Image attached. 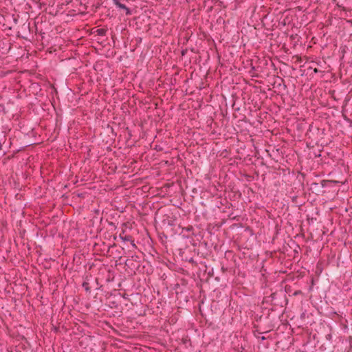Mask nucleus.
<instances>
[{"label":"nucleus","instance_id":"6","mask_svg":"<svg viewBox=\"0 0 352 352\" xmlns=\"http://www.w3.org/2000/svg\"><path fill=\"white\" fill-rule=\"evenodd\" d=\"M82 285L87 292H91V287H89V283L85 281L82 283Z\"/></svg>","mask_w":352,"mask_h":352},{"label":"nucleus","instance_id":"14","mask_svg":"<svg viewBox=\"0 0 352 352\" xmlns=\"http://www.w3.org/2000/svg\"><path fill=\"white\" fill-rule=\"evenodd\" d=\"M0 107L3 108V105H1V104H0Z\"/></svg>","mask_w":352,"mask_h":352},{"label":"nucleus","instance_id":"10","mask_svg":"<svg viewBox=\"0 0 352 352\" xmlns=\"http://www.w3.org/2000/svg\"><path fill=\"white\" fill-rule=\"evenodd\" d=\"M314 72H316H316H318V69H314Z\"/></svg>","mask_w":352,"mask_h":352},{"label":"nucleus","instance_id":"3","mask_svg":"<svg viewBox=\"0 0 352 352\" xmlns=\"http://www.w3.org/2000/svg\"><path fill=\"white\" fill-rule=\"evenodd\" d=\"M121 239H122L124 241H130L133 247H135V245L134 243V241L132 239V237L129 235H126L124 236H122L120 235Z\"/></svg>","mask_w":352,"mask_h":352},{"label":"nucleus","instance_id":"11","mask_svg":"<svg viewBox=\"0 0 352 352\" xmlns=\"http://www.w3.org/2000/svg\"><path fill=\"white\" fill-rule=\"evenodd\" d=\"M274 295H275V294H272L271 296H272V298H274Z\"/></svg>","mask_w":352,"mask_h":352},{"label":"nucleus","instance_id":"4","mask_svg":"<svg viewBox=\"0 0 352 352\" xmlns=\"http://www.w3.org/2000/svg\"><path fill=\"white\" fill-rule=\"evenodd\" d=\"M175 220L173 219H167L164 220V224H167L168 226H175Z\"/></svg>","mask_w":352,"mask_h":352},{"label":"nucleus","instance_id":"1","mask_svg":"<svg viewBox=\"0 0 352 352\" xmlns=\"http://www.w3.org/2000/svg\"><path fill=\"white\" fill-rule=\"evenodd\" d=\"M113 3L119 8L124 10L126 15H131V11L124 4L120 2V0H113Z\"/></svg>","mask_w":352,"mask_h":352},{"label":"nucleus","instance_id":"12","mask_svg":"<svg viewBox=\"0 0 352 352\" xmlns=\"http://www.w3.org/2000/svg\"><path fill=\"white\" fill-rule=\"evenodd\" d=\"M261 339L263 340H265V338L263 336V337L261 338Z\"/></svg>","mask_w":352,"mask_h":352},{"label":"nucleus","instance_id":"9","mask_svg":"<svg viewBox=\"0 0 352 352\" xmlns=\"http://www.w3.org/2000/svg\"><path fill=\"white\" fill-rule=\"evenodd\" d=\"M1 149H2V144H1V143L0 142V150H1Z\"/></svg>","mask_w":352,"mask_h":352},{"label":"nucleus","instance_id":"8","mask_svg":"<svg viewBox=\"0 0 352 352\" xmlns=\"http://www.w3.org/2000/svg\"><path fill=\"white\" fill-rule=\"evenodd\" d=\"M192 230V226H190V228H187V230H188V231H190V230Z\"/></svg>","mask_w":352,"mask_h":352},{"label":"nucleus","instance_id":"5","mask_svg":"<svg viewBox=\"0 0 352 352\" xmlns=\"http://www.w3.org/2000/svg\"><path fill=\"white\" fill-rule=\"evenodd\" d=\"M327 183L338 184V183H339V182L335 181V180H322L321 181V185L322 187H325L327 186Z\"/></svg>","mask_w":352,"mask_h":352},{"label":"nucleus","instance_id":"2","mask_svg":"<svg viewBox=\"0 0 352 352\" xmlns=\"http://www.w3.org/2000/svg\"><path fill=\"white\" fill-rule=\"evenodd\" d=\"M107 32V29H104V28H100V29H96V30L94 31V33H96V34H97V35H98V36H105V35H106Z\"/></svg>","mask_w":352,"mask_h":352},{"label":"nucleus","instance_id":"13","mask_svg":"<svg viewBox=\"0 0 352 352\" xmlns=\"http://www.w3.org/2000/svg\"><path fill=\"white\" fill-rule=\"evenodd\" d=\"M349 23H351V25H352V21H348Z\"/></svg>","mask_w":352,"mask_h":352},{"label":"nucleus","instance_id":"7","mask_svg":"<svg viewBox=\"0 0 352 352\" xmlns=\"http://www.w3.org/2000/svg\"><path fill=\"white\" fill-rule=\"evenodd\" d=\"M300 292H301L300 291L295 292L294 295H297V294H300Z\"/></svg>","mask_w":352,"mask_h":352}]
</instances>
